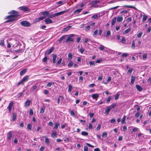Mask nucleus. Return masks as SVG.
Returning a JSON list of instances; mask_svg holds the SVG:
<instances>
[{
	"label": "nucleus",
	"instance_id": "nucleus-1",
	"mask_svg": "<svg viewBox=\"0 0 151 151\" xmlns=\"http://www.w3.org/2000/svg\"><path fill=\"white\" fill-rule=\"evenodd\" d=\"M28 78L29 76H24L23 78L17 84V86H18L21 84H23L24 82L26 81L28 79Z\"/></svg>",
	"mask_w": 151,
	"mask_h": 151
},
{
	"label": "nucleus",
	"instance_id": "nucleus-2",
	"mask_svg": "<svg viewBox=\"0 0 151 151\" xmlns=\"http://www.w3.org/2000/svg\"><path fill=\"white\" fill-rule=\"evenodd\" d=\"M9 14H11L13 18L15 17H18L19 16L18 12L17 11L13 10L10 11L9 13Z\"/></svg>",
	"mask_w": 151,
	"mask_h": 151
},
{
	"label": "nucleus",
	"instance_id": "nucleus-3",
	"mask_svg": "<svg viewBox=\"0 0 151 151\" xmlns=\"http://www.w3.org/2000/svg\"><path fill=\"white\" fill-rule=\"evenodd\" d=\"M20 24L23 26L25 27H29L30 26V24L28 22L25 21H22L21 22Z\"/></svg>",
	"mask_w": 151,
	"mask_h": 151
},
{
	"label": "nucleus",
	"instance_id": "nucleus-4",
	"mask_svg": "<svg viewBox=\"0 0 151 151\" xmlns=\"http://www.w3.org/2000/svg\"><path fill=\"white\" fill-rule=\"evenodd\" d=\"M19 9L20 10L24 12H27L29 10L28 7L25 6H20L19 7Z\"/></svg>",
	"mask_w": 151,
	"mask_h": 151
},
{
	"label": "nucleus",
	"instance_id": "nucleus-5",
	"mask_svg": "<svg viewBox=\"0 0 151 151\" xmlns=\"http://www.w3.org/2000/svg\"><path fill=\"white\" fill-rule=\"evenodd\" d=\"M41 14L43 15L45 18L46 17H48L49 14V12L48 11H44L41 12Z\"/></svg>",
	"mask_w": 151,
	"mask_h": 151
},
{
	"label": "nucleus",
	"instance_id": "nucleus-6",
	"mask_svg": "<svg viewBox=\"0 0 151 151\" xmlns=\"http://www.w3.org/2000/svg\"><path fill=\"white\" fill-rule=\"evenodd\" d=\"M13 104L14 102L13 101H11L10 103H9V105L8 107H7V109L9 112H10L12 108Z\"/></svg>",
	"mask_w": 151,
	"mask_h": 151
},
{
	"label": "nucleus",
	"instance_id": "nucleus-7",
	"mask_svg": "<svg viewBox=\"0 0 151 151\" xmlns=\"http://www.w3.org/2000/svg\"><path fill=\"white\" fill-rule=\"evenodd\" d=\"M68 10H64V11H61V12H58V13H55V16H56V17L60 15H62V14H63L65 13L66 12H67L68 11Z\"/></svg>",
	"mask_w": 151,
	"mask_h": 151
},
{
	"label": "nucleus",
	"instance_id": "nucleus-8",
	"mask_svg": "<svg viewBox=\"0 0 151 151\" xmlns=\"http://www.w3.org/2000/svg\"><path fill=\"white\" fill-rule=\"evenodd\" d=\"M45 22L46 24H49L53 23V21L50 19L49 18H47L45 20Z\"/></svg>",
	"mask_w": 151,
	"mask_h": 151
},
{
	"label": "nucleus",
	"instance_id": "nucleus-9",
	"mask_svg": "<svg viewBox=\"0 0 151 151\" xmlns=\"http://www.w3.org/2000/svg\"><path fill=\"white\" fill-rule=\"evenodd\" d=\"M31 101L29 100H27L25 102L24 106L25 107H28L30 105Z\"/></svg>",
	"mask_w": 151,
	"mask_h": 151
},
{
	"label": "nucleus",
	"instance_id": "nucleus-10",
	"mask_svg": "<svg viewBox=\"0 0 151 151\" xmlns=\"http://www.w3.org/2000/svg\"><path fill=\"white\" fill-rule=\"evenodd\" d=\"M7 138L9 140H10L12 137V133L11 131L9 132L7 134Z\"/></svg>",
	"mask_w": 151,
	"mask_h": 151
},
{
	"label": "nucleus",
	"instance_id": "nucleus-11",
	"mask_svg": "<svg viewBox=\"0 0 151 151\" xmlns=\"http://www.w3.org/2000/svg\"><path fill=\"white\" fill-rule=\"evenodd\" d=\"M56 3L58 5V7L64 4L65 3L64 1H60L58 2H56Z\"/></svg>",
	"mask_w": 151,
	"mask_h": 151
},
{
	"label": "nucleus",
	"instance_id": "nucleus-12",
	"mask_svg": "<svg viewBox=\"0 0 151 151\" xmlns=\"http://www.w3.org/2000/svg\"><path fill=\"white\" fill-rule=\"evenodd\" d=\"M116 18L115 17H114L112 18L111 21V25L112 26L116 22Z\"/></svg>",
	"mask_w": 151,
	"mask_h": 151
},
{
	"label": "nucleus",
	"instance_id": "nucleus-13",
	"mask_svg": "<svg viewBox=\"0 0 151 151\" xmlns=\"http://www.w3.org/2000/svg\"><path fill=\"white\" fill-rule=\"evenodd\" d=\"M136 87L137 90L139 91H141L143 90V89L141 86L139 85H136Z\"/></svg>",
	"mask_w": 151,
	"mask_h": 151
},
{
	"label": "nucleus",
	"instance_id": "nucleus-14",
	"mask_svg": "<svg viewBox=\"0 0 151 151\" xmlns=\"http://www.w3.org/2000/svg\"><path fill=\"white\" fill-rule=\"evenodd\" d=\"M91 96L93 99H96L99 97V95L97 94H94L92 95Z\"/></svg>",
	"mask_w": 151,
	"mask_h": 151
},
{
	"label": "nucleus",
	"instance_id": "nucleus-15",
	"mask_svg": "<svg viewBox=\"0 0 151 151\" xmlns=\"http://www.w3.org/2000/svg\"><path fill=\"white\" fill-rule=\"evenodd\" d=\"M66 35H63L60 37L59 40H58L59 43H60L63 39L65 38Z\"/></svg>",
	"mask_w": 151,
	"mask_h": 151
},
{
	"label": "nucleus",
	"instance_id": "nucleus-16",
	"mask_svg": "<svg viewBox=\"0 0 151 151\" xmlns=\"http://www.w3.org/2000/svg\"><path fill=\"white\" fill-rule=\"evenodd\" d=\"M54 48L53 47H52L49 50L48 52L47 53V54L48 55L50 54L54 50Z\"/></svg>",
	"mask_w": 151,
	"mask_h": 151
},
{
	"label": "nucleus",
	"instance_id": "nucleus-17",
	"mask_svg": "<svg viewBox=\"0 0 151 151\" xmlns=\"http://www.w3.org/2000/svg\"><path fill=\"white\" fill-rule=\"evenodd\" d=\"M71 26H68L66 27L65 28L63 31L64 32H66L71 28Z\"/></svg>",
	"mask_w": 151,
	"mask_h": 151
},
{
	"label": "nucleus",
	"instance_id": "nucleus-18",
	"mask_svg": "<svg viewBox=\"0 0 151 151\" xmlns=\"http://www.w3.org/2000/svg\"><path fill=\"white\" fill-rule=\"evenodd\" d=\"M57 56L56 55H52V61L53 63H55Z\"/></svg>",
	"mask_w": 151,
	"mask_h": 151
},
{
	"label": "nucleus",
	"instance_id": "nucleus-19",
	"mask_svg": "<svg viewBox=\"0 0 151 151\" xmlns=\"http://www.w3.org/2000/svg\"><path fill=\"white\" fill-rule=\"evenodd\" d=\"M26 71H27V69H24L22 70L20 72V75L21 76L23 75L24 74H25V73L26 72Z\"/></svg>",
	"mask_w": 151,
	"mask_h": 151
},
{
	"label": "nucleus",
	"instance_id": "nucleus-20",
	"mask_svg": "<svg viewBox=\"0 0 151 151\" xmlns=\"http://www.w3.org/2000/svg\"><path fill=\"white\" fill-rule=\"evenodd\" d=\"M135 79V77L133 76H132L131 77V83L133 84L134 82Z\"/></svg>",
	"mask_w": 151,
	"mask_h": 151
},
{
	"label": "nucleus",
	"instance_id": "nucleus-21",
	"mask_svg": "<svg viewBox=\"0 0 151 151\" xmlns=\"http://www.w3.org/2000/svg\"><path fill=\"white\" fill-rule=\"evenodd\" d=\"M126 118V116L125 115H124L123 117L122 118V120L121 123L122 124H123L124 123H126L125 122V119Z\"/></svg>",
	"mask_w": 151,
	"mask_h": 151
},
{
	"label": "nucleus",
	"instance_id": "nucleus-22",
	"mask_svg": "<svg viewBox=\"0 0 151 151\" xmlns=\"http://www.w3.org/2000/svg\"><path fill=\"white\" fill-rule=\"evenodd\" d=\"M111 109L108 106L106 110L104 113L105 114H109Z\"/></svg>",
	"mask_w": 151,
	"mask_h": 151
},
{
	"label": "nucleus",
	"instance_id": "nucleus-23",
	"mask_svg": "<svg viewBox=\"0 0 151 151\" xmlns=\"http://www.w3.org/2000/svg\"><path fill=\"white\" fill-rule=\"evenodd\" d=\"M123 19V17H118L117 19V22H121Z\"/></svg>",
	"mask_w": 151,
	"mask_h": 151
},
{
	"label": "nucleus",
	"instance_id": "nucleus-24",
	"mask_svg": "<svg viewBox=\"0 0 151 151\" xmlns=\"http://www.w3.org/2000/svg\"><path fill=\"white\" fill-rule=\"evenodd\" d=\"M51 136L52 138L56 137H57V133L55 132H53Z\"/></svg>",
	"mask_w": 151,
	"mask_h": 151
},
{
	"label": "nucleus",
	"instance_id": "nucleus-25",
	"mask_svg": "<svg viewBox=\"0 0 151 151\" xmlns=\"http://www.w3.org/2000/svg\"><path fill=\"white\" fill-rule=\"evenodd\" d=\"M32 125L31 124L29 123L27 125V129L29 130H31L32 129Z\"/></svg>",
	"mask_w": 151,
	"mask_h": 151
},
{
	"label": "nucleus",
	"instance_id": "nucleus-26",
	"mask_svg": "<svg viewBox=\"0 0 151 151\" xmlns=\"http://www.w3.org/2000/svg\"><path fill=\"white\" fill-rule=\"evenodd\" d=\"M43 137H45V143L47 145H49L50 144V142L49 139L46 137V136Z\"/></svg>",
	"mask_w": 151,
	"mask_h": 151
},
{
	"label": "nucleus",
	"instance_id": "nucleus-27",
	"mask_svg": "<svg viewBox=\"0 0 151 151\" xmlns=\"http://www.w3.org/2000/svg\"><path fill=\"white\" fill-rule=\"evenodd\" d=\"M60 98H61V99H62V100H63L64 99V97L62 96H59V97L58 98V102H57V103L58 104H59V103H60Z\"/></svg>",
	"mask_w": 151,
	"mask_h": 151
},
{
	"label": "nucleus",
	"instance_id": "nucleus-28",
	"mask_svg": "<svg viewBox=\"0 0 151 151\" xmlns=\"http://www.w3.org/2000/svg\"><path fill=\"white\" fill-rule=\"evenodd\" d=\"M72 86L71 85L69 84L68 86V92H70L72 90Z\"/></svg>",
	"mask_w": 151,
	"mask_h": 151
},
{
	"label": "nucleus",
	"instance_id": "nucleus-29",
	"mask_svg": "<svg viewBox=\"0 0 151 151\" xmlns=\"http://www.w3.org/2000/svg\"><path fill=\"white\" fill-rule=\"evenodd\" d=\"M62 61V58H60L59 60L57 62L56 66H57L60 65Z\"/></svg>",
	"mask_w": 151,
	"mask_h": 151
},
{
	"label": "nucleus",
	"instance_id": "nucleus-30",
	"mask_svg": "<svg viewBox=\"0 0 151 151\" xmlns=\"http://www.w3.org/2000/svg\"><path fill=\"white\" fill-rule=\"evenodd\" d=\"M81 134L83 135L86 136L88 135V133L85 131H82L81 133Z\"/></svg>",
	"mask_w": 151,
	"mask_h": 151
},
{
	"label": "nucleus",
	"instance_id": "nucleus-31",
	"mask_svg": "<svg viewBox=\"0 0 151 151\" xmlns=\"http://www.w3.org/2000/svg\"><path fill=\"white\" fill-rule=\"evenodd\" d=\"M130 30H131V28H129L128 29L125 30L124 31L123 33L124 34H127V33H128L130 31Z\"/></svg>",
	"mask_w": 151,
	"mask_h": 151
},
{
	"label": "nucleus",
	"instance_id": "nucleus-32",
	"mask_svg": "<svg viewBox=\"0 0 151 151\" xmlns=\"http://www.w3.org/2000/svg\"><path fill=\"white\" fill-rule=\"evenodd\" d=\"M54 84V83L53 82H50L48 83L46 85V86L48 87H50L51 86Z\"/></svg>",
	"mask_w": 151,
	"mask_h": 151
},
{
	"label": "nucleus",
	"instance_id": "nucleus-33",
	"mask_svg": "<svg viewBox=\"0 0 151 151\" xmlns=\"http://www.w3.org/2000/svg\"><path fill=\"white\" fill-rule=\"evenodd\" d=\"M17 114L14 113L13 114V121H14L16 118Z\"/></svg>",
	"mask_w": 151,
	"mask_h": 151
},
{
	"label": "nucleus",
	"instance_id": "nucleus-34",
	"mask_svg": "<svg viewBox=\"0 0 151 151\" xmlns=\"http://www.w3.org/2000/svg\"><path fill=\"white\" fill-rule=\"evenodd\" d=\"M116 105V104L115 103L112 104L111 106H108L109 108L111 109H112L114 108Z\"/></svg>",
	"mask_w": 151,
	"mask_h": 151
},
{
	"label": "nucleus",
	"instance_id": "nucleus-35",
	"mask_svg": "<svg viewBox=\"0 0 151 151\" xmlns=\"http://www.w3.org/2000/svg\"><path fill=\"white\" fill-rule=\"evenodd\" d=\"M45 108L44 107H42L40 108V113L42 114L45 111Z\"/></svg>",
	"mask_w": 151,
	"mask_h": 151
},
{
	"label": "nucleus",
	"instance_id": "nucleus-36",
	"mask_svg": "<svg viewBox=\"0 0 151 151\" xmlns=\"http://www.w3.org/2000/svg\"><path fill=\"white\" fill-rule=\"evenodd\" d=\"M72 57V55L71 53H69L68 55V59L69 60H70Z\"/></svg>",
	"mask_w": 151,
	"mask_h": 151
},
{
	"label": "nucleus",
	"instance_id": "nucleus-37",
	"mask_svg": "<svg viewBox=\"0 0 151 151\" xmlns=\"http://www.w3.org/2000/svg\"><path fill=\"white\" fill-rule=\"evenodd\" d=\"M60 124L59 123H56L55 124L54 127V129H58V127L60 125Z\"/></svg>",
	"mask_w": 151,
	"mask_h": 151
},
{
	"label": "nucleus",
	"instance_id": "nucleus-38",
	"mask_svg": "<svg viewBox=\"0 0 151 151\" xmlns=\"http://www.w3.org/2000/svg\"><path fill=\"white\" fill-rule=\"evenodd\" d=\"M102 137L104 138H106L107 137V133L106 132H104L102 133Z\"/></svg>",
	"mask_w": 151,
	"mask_h": 151
},
{
	"label": "nucleus",
	"instance_id": "nucleus-39",
	"mask_svg": "<svg viewBox=\"0 0 151 151\" xmlns=\"http://www.w3.org/2000/svg\"><path fill=\"white\" fill-rule=\"evenodd\" d=\"M83 9H77L74 11V13H79L81 12V11Z\"/></svg>",
	"mask_w": 151,
	"mask_h": 151
},
{
	"label": "nucleus",
	"instance_id": "nucleus-40",
	"mask_svg": "<svg viewBox=\"0 0 151 151\" xmlns=\"http://www.w3.org/2000/svg\"><path fill=\"white\" fill-rule=\"evenodd\" d=\"M71 37H68L65 40V42L66 43H68V42L70 41L71 40Z\"/></svg>",
	"mask_w": 151,
	"mask_h": 151
},
{
	"label": "nucleus",
	"instance_id": "nucleus-41",
	"mask_svg": "<svg viewBox=\"0 0 151 151\" xmlns=\"http://www.w3.org/2000/svg\"><path fill=\"white\" fill-rule=\"evenodd\" d=\"M132 47L133 49H134L135 47V43L134 40H133L132 42Z\"/></svg>",
	"mask_w": 151,
	"mask_h": 151
},
{
	"label": "nucleus",
	"instance_id": "nucleus-42",
	"mask_svg": "<svg viewBox=\"0 0 151 151\" xmlns=\"http://www.w3.org/2000/svg\"><path fill=\"white\" fill-rule=\"evenodd\" d=\"M147 17L145 15H144L143 16L142 20L143 22L145 21L147 18Z\"/></svg>",
	"mask_w": 151,
	"mask_h": 151
},
{
	"label": "nucleus",
	"instance_id": "nucleus-43",
	"mask_svg": "<svg viewBox=\"0 0 151 151\" xmlns=\"http://www.w3.org/2000/svg\"><path fill=\"white\" fill-rule=\"evenodd\" d=\"M124 7L131 8H135V7L132 6H129L125 5L124 6Z\"/></svg>",
	"mask_w": 151,
	"mask_h": 151
},
{
	"label": "nucleus",
	"instance_id": "nucleus-44",
	"mask_svg": "<svg viewBox=\"0 0 151 151\" xmlns=\"http://www.w3.org/2000/svg\"><path fill=\"white\" fill-rule=\"evenodd\" d=\"M100 45L101 46L99 47H98V49L100 50H104L105 47L101 45Z\"/></svg>",
	"mask_w": 151,
	"mask_h": 151
},
{
	"label": "nucleus",
	"instance_id": "nucleus-45",
	"mask_svg": "<svg viewBox=\"0 0 151 151\" xmlns=\"http://www.w3.org/2000/svg\"><path fill=\"white\" fill-rule=\"evenodd\" d=\"M89 64L90 66H94L95 64L94 62L92 61H90L89 62Z\"/></svg>",
	"mask_w": 151,
	"mask_h": 151
},
{
	"label": "nucleus",
	"instance_id": "nucleus-46",
	"mask_svg": "<svg viewBox=\"0 0 151 151\" xmlns=\"http://www.w3.org/2000/svg\"><path fill=\"white\" fill-rule=\"evenodd\" d=\"M49 18H52L53 17H56L55 15V14H53L52 15H49Z\"/></svg>",
	"mask_w": 151,
	"mask_h": 151
},
{
	"label": "nucleus",
	"instance_id": "nucleus-47",
	"mask_svg": "<svg viewBox=\"0 0 151 151\" xmlns=\"http://www.w3.org/2000/svg\"><path fill=\"white\" fill-rule=\"evenodd\" d=\"M73 65V63L71 61H70L68 63V66L69 67H71Z\"/></svg>",
	"mask_w": 151,
	"mask_h": 151
},
{
	"label": "nucleus",
	"instance_id": "nucleus-48",
	"mask_svg": "<svg viewBox=\"0 0 151 151\" xmlns=\"http://www.w3.org/2000/svg\"><path fill=\"white\" fill-rule=\"evenodd\" d=\"M98 34V30L96 29V30L93 33V36L94 37H96V35Z\"/></svg>",
	"mask_w": 151,
	"mask_h": 151
},
{
	"label": "nucleus",
	"instance_id": "nucleus-49",
	"mask_svg": "<svg viewBox=\"0 0 151 151\" xmlns=\"http://www.w3.org/2000/svg\"><path fill=\"white\" fill-rule=\"evenodd\" d=\"M147 55L146 54H144L142 56V58L143 60H145L147 58Z\"/></svg>",
	"mask_w": 151,
	"mask_h": 151
},
{
	"label": "nucleus",
	"instance_id": "nucleus-50",
	"mask_svg": "<svg viewBox=\"0 0 151 151\" xmlns=\"http://www.w3.org/2000/svg\"><path fill=\"white\" fill-rule=\"evenodd\" d=\"M121 42L122 43H125L126 42V39L124 37H123L122 41Z\"/></svg>",
	"mask_w": 151,
	"mask_h": 151
},
{
	"label": "nucleus",
	"instance_id": "nucleus-51",
	"mask_svg": "<svg viewBox=\"0 0 151 151\" xmlns=\"http://www.w3.org/2000/svg\"><path fill=\"white\" fill-rule=\"evenodd\" d=\"M45 17H44L43 16V17H39L37 19V21L38 22L40 21V20H43V19H45Z\"/></svg>",
	"mask_w": 151,
	"mask_h": 151
},
{
	"label": "nucleus",
	"instance_id": "nucleus-52",
	"mask_svg": "<svg viewBox=\"0 0 151 151\" xmlns=\"http://www.w3.org/2000/svg\"><path fill=\"white\" fill-rule=\"evenodd\" d=\"M100 1H92L93 4H96L99 3Z\"/></svg>",
	"mask_w": 151,
	"mask_h": 151
},
{
	"label": "nucleus",
	"instance_id": "nucleus-53",
	"mask_svg": "<svg viewBox=\"0 0 151 151\" xmlns=\"http://www.w3.org/2000/svg\"><path fill=\"white\" fill-rule=\"evenodd\" d=\"M22 50V49H19L18 50H14L13 51V52L14 53H17L18 52H20V51H21Z\"/></svg>",
	"mask_w": 151,
	"mask_h": 151
},
{
	"label": "nucleus",
	"instance_id": "nucleus-54",
	"mask_svg": "<svg viewBox=\"0 0 151 151\" xmlns=\"http://www.w3.org/2000/svg\"><path fill=\"white\" fill-rule=\"evenodd\" d=\"M79 51L81 52V53L83 54L84 51V49L82 47H81L79 50Z\"/></svg>",
	"mask_w": 151,
	"mask_h": 151
},
{
	"label": "nucleus",
	"instance_id": "nucleus-55",
	"mask_svg": "<svg viewBox=\"0 0 151 151\" xmlns=\"http://www.w3.org/2000/svg\"><path fill=\"white\" fill-rule=\"evenodd\" d=\"M13 18L12 14L10 15L7 16L6 17V19H8Z\"/></svg>",
	"mask_w": 151,
	"mask_h": 151
},
{
	"label": "nucleus",
	"instance_id": "nucleus-56",
	"mask_svg": "<svg viewBox=\"0 0 151 151\" xmlns=\"http://www.w3.org/2000/svg\"><path fill=\"white\" fill-rule=\"evenodd\" d=\"M111 96H109L108 98H107V101H106V103H109L111 100Z\"/></svg>",
	"mask_w": 151,
	"mask_h": 151
},
{
	"label": "nucleus",
	"instance_id": "nucleus-57",
	"mask_svg": "<svg viewBox=\"0 0 151 151\" xmlns=\"http://www.w3.org/2000/svg\"><path fill=\"white\" fill-rule=\"evenodd\" d=\"M33 114V111L32 109H30L29 110V114L31 116Z\"/></svg>",
	"mask_w": 151,
	"mask_h": 151
},
{
	"label": "nucleus",
	"instance_id": "nucleus-58",
	"mask_svg": "<svg viewBox=\"0 0 151 151\" xmlns=\"http://www.w3.org/2000/svg\"><path fill=\"white\" fill-rule=\"evenodd\" d=\"M119 94H116L115 96V99H114L115 100H117L119 98Z\"/></svg>",
	"mask_w": 151,
	"mask_h": 151
},
{
	"label": "nucleus",
	"instance_id": "nucleus-59",
	"mask_svg": "<svg viewBox=\"0 0 151 151\" xmlns=\"http://www.w3.org/2000/svg\"><path fill=\"white\" fill-rule=\"evenodd\" d=\"M102 61V59L101 58H99L97 60L96 63H99Z\"/></svg>",
	"mask_w": 151,
	"mask_h": 151
},
{
	"label": "nucleus",
	"instance_id": "nucleus-60",
	"mask_svg": "<svg viewBox=\"0 0 151 151\" xmlns=\"http://www.w3.org/2000/svg\"><path fill=\"white\" fill-rule=\"evenodd\" d=\"M111 35V32L110 31L108 30L106 32V36H110Z\"/></svg>",
	"mask_w": 151,
	"mask_h": 151
},
{
	"label": "nucleus",
	"instance_id": "nucleus-61",
	"mask_svg": "<svg viewBox=\"0 0 151 151\" xmlns=\"http://www.w3.org/2000/svg\"><path fill=\"white\" fill-rule=\"evenodd\" d=\"M132 70H133L132 69L130 68L128 70L127 73H128L131 74L132 73Z\"/></svg>",
	"mask_w": 151,
	"mask_h": 151
},
{
	"label": "nucleus",
	"instance_id": "nucleus-62",
	"mask_svg": "<svg viewBox=\"0 0 151 151\" xmlns=\"http://www.w3.org/2000/svg\"><path fill=\"white\" fill-rule=\"evenodd\" d=\"M88 128L90 129H92L93 128L92 125V124L90 123L89 124Z\"/></svg>",
	"mask_w": 151,
	"mask_h": 151
},
{
	"label": "nucleus",
	"instance_id": "nucleus-63",
	"mask_svg": "<svg viewBox=\"0 0 151 151\" xmlns=\"http://www.w3.org/2000/svg\"><path fill=\"white\" fill-rule=\"evenodd\" d=\"M142 34V32H140L139 33L137 34V36L138 37H141Z\"/></svg>",
	"mask_w": 151,
	"mask_h": 151
},
{
	"label": "nucleus",
	"instance_id": "nucleus-64",
	"mask_svg": "<svg viewBox=\"0 0 151 151\" xmlns=\"http://www.w3.org/2000/svg\"><path fill=\"white\" fill-rule=\"evenodd\" d=\"M84 151H88V147L87 146H84Z\"/></svg>",
	"mask_w": 151,
	"mask_h": 151
}]
</instances>
